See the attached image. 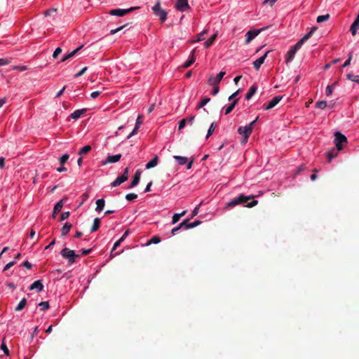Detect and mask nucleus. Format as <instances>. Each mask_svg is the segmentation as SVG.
Here are the masks:
<instances>
[{
  "label": "nucleus",
  "mask_w": 359,
  "mask_h": 359,
  "mask_svg": "<svg viewBox=\"0 0 359 359\" xmlns=\"http://www.w3.org/2000/svg\"><path fill=\"white\" fill-rule=\"evenodd\" d=\"M336 85V83H333L332 85L327 86L325 90V94L327 96H330L332 95L334 86Z\"/></svg>",
  "instance_id": "obj_39"
},
{
  "label": "nucleus",
  "mask_w": 359,
  "mask_h": 359,
  "mask_svg": "<svg viewBox=\"0 0 359 359\" xmlns=\"http://www.w3.org/2000/svg\"><path fill=\"white\" fill-rule=\"evenodd\" d=\"M123 241V238H120L114 245L113 246V248H112V250L111 252V255L112 256V252L114 250H115L120 245L121 243Z\"/></svg>",
  "instance_id": "obj_44"
},
{
  "label": "nucleus",
  "mask_w": 359,
  "mask_h": 359,
  "mask_svg": "<svg viewBox=\"0 0 359 359\" xmlns=\"http://www.w3.org/2000/svg\"><path fill=\"white\" fill-rule=\"evenodd\" d=\"M187 122V118H182V120L180 121L179 126H178L179 130H182V128H184V126H186Z\"/></svg>",
  "instance_id": "obj_46"
},
{
  "label": "nucleus",
  "mask_w": 359,
  "mask_h": 359,
  "mask_svg": "<svg viewBox=\"0 0 359 359\" xmlns=\"http://www.w3.org/2000/svg\"><path fill=\"white\" fill-rule=\"evenodd\" d=\"M142 116H138L137 120H136V123H135V126L137 127H140L141 124H142Z\"/></svg>",
  "instance_id": "obj_64"
},
{
  "label": "nucleus",
  "mask_w": 359,
  "mask_h": 359,
  "mask_svg": "<svg viewBox=\"0 0 359 359\" xmlns=\"http://www.w3.org/2000/svg\"><path fill=\"white\" fill-rule=\"evenodd\" d=\"M257 87L255 85L252 86L245 95V99L249 100L256 93Z\"/></svg>",
  "instance_id": "obj_20"
},
{
  "label": "nucleus",
  "mask_w": 359,
  "mask_h": 359,
  "mask_svg": "<svg viewBox=\"0 0 359 359\" xmlns=\"http://www.w3.org/2000/svg\"><path fill=\"white\" fill-rule=\"evenodd\" d=\"M254 196H247L244 194H241L238 197H236L233 198L231 201H230L227 204V207H234L237 205L242 204L244 203L248 202L250 199L253 198Z\"/></svg>",
  "instance_id": "obj_3"
},
{
  "label": "nucleus",
  "mask_w": 359,
  "mask_h": 359,
  "mask_svg": "<svg viewBox=\"0 0 359 359\" xmlns=\"http://www.w3.org/2000/svg\"><path fill=\"white\" fill-rule=\"evenodd\" d=\"M27 304V299L25 298H23L22 299H21V301L19 302V304H18V306L15 307V311H22L26 306Z\"/></svg>",
  "instance_id": "obj_28"
},
{
  "label": "nucleus",
  "mask_w": 359,
  "mask_h": 359,
  "mask_svg": "<svg viewBox=\"0 0 359 359\" xmlns=\"http://www.w3.org/2000/svg\"><path fill=\"white\" fill-rule=\"evenodd\" d=\"M212 86H214V88L212 90V95H216L219 93V85H212Z\"/></svg>",
  "instance_id": "obj_53"
},
{
  "label": "nucleus",
  "mask_w": 359,
  "mask_h": 359,
  "mask_svg": "<svg viewBox=\"0 0 359 359\" xmlns=\"http://www.w3.org/2000/svg\"><path fill=\"white\" fill-rule=\"evenodd\" d=\"M86 109H78L71 114L70 117L73 119H78L86 112Z\"/></svg>",
  "instance_id": "obj_18"
},
{
  "label": "nucleus",
  "mask_w": 359,
  "mask_h": 359,
  "mask_svg": "<svg viewBox=\"0 0 359 359\" xmlns=\"http://www.w3.org/2000/svg\"><path fill=\"white\" fill-rule=\"evenodd\" d=\"M234 107L233 104H230L229 105L226 109H225V112L224 114L226 115L229 114V113H231L232 111V110L233 109Z\"/></svg>",
  "instance_id": "obj_55"
},
{
  "label": "nucleus",
  "mask_w": 359,
  "mask_h": 359,
  "mask_svg": "<svg viewBox=\"0 0 359 359\" xmlns=\"http://www.w3.org/2000/svg\"><path fill=\"white\" fill-rule=\"evenodd\" d=\"M69 156L67 154L62 155L60 158V163L61 165H63L69 159Z\"/></svg>",
  "instance_id": "obj_41"
},
{
  "label": "nucleus",
  "mask_w": 359,
  "mask_h": 359,
  "mask_svg": "<svg viewBox=\"0 0 359 359\" xmlns=\"http://www.w3.org/2000/svg\"><path fill=\"white\" fill-rule=\"evenodd\" d=\"M126 180H128L127 179H126L125 176H120V177H118L112 183H111V186L112 187H118L119 185H121L122 183H123L124 182H126Z\"/></svg>",
  "instance_id": "obj_22"
},
{
  "label": "nucleus",
  "mask_w": 359,
  "mask_h": 359,
  "mask_svg": "<svg viewBox=\"0 0 359 359\" xmlns=\"http://www.w3.org/2000/svg\"><path fill=\"white\" fill-rule=\"evenodd\" d=\"M241 92V90L238 89V90H236L235 93H233L231 95H230L229 97V101H231L233 100V99H236L235 97L238 95V93Z\"/></svg>",
  "instance_id": "obj_57"
},
{
  "label": "nucleus",
  "mask_w": 359,
  "mask_h": 359,
  "mask_svg": "<svg viewBox=\"0 0 359 359\" xmlns=\"http://www.w3.org/2000/svg\"><path fill=\"white\" fill-rule=\"evenodd\" d=\"M139 7H131L128 9H112L109 11V14L111 15L123 16L137 9Z\"/></svg>",
  "instance_id": "obj_6"
},
{
  "label": "nucleus",
  "mask_w": 359,
  "mask_h": 359,
  "mask_svg": "<svg viewBox=\"0 0 359 359\" xmlns=\"http://www.w3.org/2000/svg\"><path fill=\"white\" fill-rule=\"evenodd\" d=\"M337 154H338V152L334 149L328 151L327 153V157L328 162H331L332 159L333 158L336 157L337 156Z\"/></svg>",
  "instance_id": "obj_29"
},
{
  "label": "nucleus",
  "mask_w": 359,
  "mask_h": 359,
  "mask_svg": "<svg viewBox=\"0 0 359 359\" xmlns=\"http://www.w3.org/2000/svg\"><path fill=\"white\" fill-rule=\"evenodd\" d=\"M335 139L334 143L337 150H341L343 148V144L347 143V138L340 132H336L334 133Z\"/></svg>",
  "instance_id": "obj_5"
},
{
  "label": "nucleus",
  "mask_w": 359,
  "mask_h": 359,
  "mask_svg": "<svg viewBox=\"0 0 359 359\" xmlns=\"http://www.w3.org/2000/svg\"><path fill=\"white\" fill-rule=\"evenodd\" d=\"M330 15L329 14H326V15H319L318 18H317V22L318 23H321L324 21H326L329 18H330Z\"/></svg>",
  "instance_id": "obj_35"
},
{
  "label": "nucleus",
  "mask_w": 359,
  "mask_h": 359,
  "mask_svg": "<svg viewBox=\"0 0 359 359\" xmlns=\"http://www.w3.org/2000/svg\"><path fill=\"white\" fill-rule=\"evenodd\" d=\"M56 12H57V9L54 8H50V9H48V10L45 11L43 12V14H44V15L46 17H48V16L52 15L53 13H55Z\"/></svg>",
  "instance_id": "obj_40"
},
{
  "label": "nucleus",
  "mask_w": 359,
  "mask_h": 359,
  "mask_svg": "<svg viewBox=\"0 0 359 359\" xmlns=\"http://www.w3.org/2000/svg\"><path fill=\"white\" fill-rule=\"evenodd\" d=\"M346 77L348 79L359 83V76L358 75H354L352 73H349L346 75Z\"/></svg>",
  "instance_id": "obj_33"
},
{
  "label": "nucleus",
  "mask_w": 359,
  "mask_h": 359,
  "mask_svg": "<svg viewBox=\"0 0 359 359\" xmlns=\"http://www.w3.org/2000/svg\"><path fill=\"white\" fill-rule=\"evenodd\" d=\"M91 150V147L90 145H86L82 147L78 152L79 155L82 156L88 154Z\"/></svg>",
  "instance_id": "obj_32"
},
{
  "label": "nucleus",
  "mask_w": 359,
  "mask_h": 359,
  "mask_svg": "<svg viewBox=\"0 0 359 359\" xmlns=\"http://www.w3.org/2000/svg\"><path fill=\"white\" fill-rule=\"evenodd\" d=\"M83 47V46L81 45L79 47H78L76 49L74 50L73 51L70 52L69 53H68L67 55L64 56L62 58L61 62H65L68 59L74 57Z\"/></svg>",
  "instance_id": "obj_19"
},
{
  "label": "nucleus",
  "mask_w": 359,
  "mask_h": 359,
  "mask_svg": "<svg viewBox=\"0 0 359 359\" xmlns=\"http://www.w3.org/2000/svg\"><path fill=\"white\" fill-rule=\"evenodd\" d=\"M210 101V98L209 97H205L203 98L201 102L199 103V104L197 107V109H200L203 107L206 104H208Z\"/></svg>",
  "instance_id": "obj_38"
},
{
  "label": "nucleus",
  "mask_w": 359,
  "mask_h": 359,
  "mask_svg": "<svg viewBox=\"0 0 359 359\" xmlns=\"http://www.w3.org/2000/svg\"><path fill=\"white\" fill-rule=\"evenodd\" d=\"M175 8L180 12L187 11L189 8L188 0H177Z\"/></svg>",
  "instance_id": "obj_9"
},
{
  "label": "nucleus",
  "mask_w": 359,
  "mask_h": 359,
  "mask_svg": "<svg viewBox=\"0 0 359 359\" xmlns=\"http://www.w3.org/2000/svg\"><path fill=\"white\" fill-rule=\"evenodd\" d=\"M160 242H161L160 238L157 236H154L150 239V241L147 243V245H149L151 243L157 244V243H159Z\"/></svg>",
  "instance_id": "obj_36"
},
{
  "label": "nucleus",
  "mask_w": 359,
  "mask_h": 359,
  "mask_svg": "<svg viewBox=\"0 0 359 359\" xmlns=\"http://www.w3.org/2000/svg\"><path fill=\"white\" fill-rule=\"evenodd\" d=\"M317 29L316 27H313L311 30L306 34L304 36H303L298 42L292 46L290 50L287 51L286 54V58L285 62L286 63H288L291 62L294 57V55L297 53V51L302 47V46L311 37L312 34L314 33V32Z\"/></svg>",
  "instance_id": "obj_1"
},
{
  "label": "nucleus",
  "mask_w": 359,
  "mask_h": 359,
  "mask_svg": "<svg viewBox=\"0 0 359 359\" xmlns=\"http://www.w3.org/2000/svg\"><path fill=\"white\" fill-rule=\"evenodd\" d=\"M121 158V154L108 156L104 163H114L118 162Z\"/></svg>",
  "instance_id": "obj_17"
},
{
  "label": "nucleus",
  "mask_w": 359,
  "mask_h": 359,
  "mask_svg": "<svg viewBox=\"0 0 359 359\" xmlns=\"http://www.w3.org/2000/svg\"><path fill=\"white\" fill-rule=\"evenodd\" d=\"M269 53V51H267L264 55L257 59L253 62V67L255 69L258 70L261 65L264 62V60L267 56V54Z\"/></svg>",
  "instance_id": "obj_12"
},
{
  "label": "nucleus",
  "mask_w": 359,
  "mask_h": 359,
  "mask_svg": "<svg viewBox=\"0 0 359 359\" xmlns=\"http://www.w3.org/2000/svg\"><path fill=\"white\" fill-rule=\"evenodd\" d=\"M316 107L319 109H325L327 107L326 101H318L316 103Z\"/></svg>",
  "instance_id": "obj_42"
},
{
  "label": "nucleus",
  "mask_w": 359,
  "mask_h": 359,
  "mask_svg": "<svg viewBox=\"0 0 359 359\" xmlns=\"http://www.w3.org/2000/svg\"><path fill=\"white\" fill-rule=\"evenodd\" d=\"M86 70H87V67H83L79 72H78L77 74H76L74 75V77L77 78V77L82 76L86 72Z\"/></svg>",
  "instance_id": "obj_56"
},
{
  "label": "nucleus",
  "mask_w": 359,
  "mask_h": 359,
  "mask_svg": "<svg viewBox=\"0 0 359 359\" xmlns=\"http://www.w3.org/2000/svg\"><path fill=\"white\" fill-rule=\"evenodd\" d=\"M36 289L39 292H41L43 290V285L41 283V280H37L34 281L29 287L30 290H33Z\"/></svg>",
  "instance_id": "obj_16"
},
{
  "label": "nucleus",
  "mask_w": 359,
  "mask_h": 359,
  "mask_svg": "<svg viewBox=\"0 0 359 359\" xmlns=\"http://www.w3.org/2000/svg\"><path fill=\"white\" fill-rule=\"evenodd\" d=\"M278 0H264L263 4H269L271 6H272Z\"/></svg>",
  "instance_id": "obj_62"
},
{
  "label": "nucleus",
  "mask_w": 359,
  "mask_h": 359,
  "mask_svg": "<svg viewBox=\"0 0 359 359\" xmlns=\"http://www.w3.org/2000/svg\"><path fill=\"white\" fill-rule=\"evenodd\" d=\"M180 218H181V215H178L177 213L175 214L172 216V223L173 224L177 223L180 220Z\"/></svg>",
  "instance_id": "obj_48"
},
{
  "label": "nucleus",
  "mask_w": 359,
  "mask_h": 359,
  "mask_svg": "<svg viewBox=\"0 0 359 359\" xmlns=\"http://www.w3.org/2000/svg\"><path fill=\"white\" fill-rule=\"evenodd\" d=\"M283 97L280 96V95H278V96H276L274 97L269 102L267 105L266 104H264L263 105V109L264 110H269V109H271L272 108H273L274 107H276L278 103L279 102L282 100Z\"/></svg>",
  "instance_id": "obj_10"
},
{
  "label": "nucleus",
  "mask_w": 359,
  "mask_h": 359,
  "mask_svg": "<svg viewBox=\"0 0 359 359\" xmlns=\"http://www.w3.org/2000/svg\"><path fill=\"white\" fill-rule=\"evenodd\" d=\"M201 224V222L199 221V220H196V221H195L194 222H191V223H189L188 222V224L186 226V229H189L194 228V227L198 226Z\"/></svg>",
  "instance_id": "obj_34"
},
{
  "label": "nucleus",
  "mask_w": 359,
  "mask_h": 359,
  "mask_svg": "<svg viewBox=\"0 0 359 359\" xmlns=\"http://www.w3.org/2000/svg\"><path fill=\"white\" fill-rule=\"evenodd\" d=\"M104 204H105V201L104 199L100 198V199L97 200L96 201L97 207L95 208V210L97 212L102 211L104 209Z\"/></svg>",
  "instance_id": "obj_25"
},
{
  "label": "nucleus",
  "mask_w": 359,
  "mask_h": 359,
  "mask_svg": "<svg viewBox=\"0 0 359 359\" xmlns=\"http://www.w3.org/2000/svg\"><path fill=\"white\" fill-rule=\"evenodd\" d=\"M61 53H62V48H60V47L57 48L55 50V51H54V53H53V58H57V56H58Z\"/></svg>",
  "instance_id": "obj_49"
},
{
  "label": "nucleus",
  "mask_w": 359,
  "mask_h": 359,
  "mask_svg": "<svg viewBox=\"0 0 359 359\" xmlns=\"http://www.w3.org/2000/svg\"><path fill=\"white\" fill-rule=\"evenodd\" d=\"M140 128L139 127H137V126H135V128L133 129V130L128 135V136L127 137L128 139L130 138L132 136L135 135V134H137V131H138V129Z\"/></svg>",
  "instance_id": "obj_58"
},
{
  "label": "nucleus",
  "mask_w": 359,
  "mask_h": 359,
  "mask_svg": "<svg viewBox=\"0 0 359 359\" xmlns=\"http://www.w3.org/2000/svg\"><path fill=\"white\" fill-rule=\"evenodd\" d=\"M198 211H199V205L196 206L194 210L192 211L191 212V217L189 218L190 219L194 218L195 216H196L198 213Z\"/></svg>",
  "instance_id": "obj_51"
},
{
  "label": "nucleus",
  "mask_w": 359,
  "mask_h": 359,
  "mask_svg": "<svg viewBox=\"0 0 359 359\" xmlns=\"http://www.w3.org/2000/svg\"><path fill=\"white\" fill-rule=\"evenodd\" d=\"M214 125H215V124H214V123H212L210 125V128H209V129H208V133H207V135H206V138H208V137H209L210 136H211V135H212V134L214 133V131H215V126H214Z\"/></svg>",
  "instance_id": "obj_45"
},
{
  "label": "nucleus",
  "mask_w": 359,
  "mask_h": 359,
  "mask_svg": "<svg viewBox=\"0 0 359 359\" xmlns=\"http://www.w3.org/2000/svg\"><path fill=\"white\" fill-rule=\"evenodd\" d=\"M62 206H63V200H61L55 205V207L53 209L54 213L57 214L58 212H60L62 208Z\"/></svg>",
  "instance_id": "obj_31"
},
{
  "label": "nucleus",
  "mask_w": 359,
  "mask_h": 359,
  "mask_svg": "<svg viewBox=\"0 0 359 359\" xmlns=\"http://www.w3.org/2000/svg\"><path fill=\"white\" fill-rule=\"evenodd\" d=\"M69 212H62L60 216V221L65 220L66 219H67L69 217Z\"/></svg>",
  "instance_id": "obj_54"
},
{
  "label": "nucleus",
  "mask_w": 359,
  "mask_h": 359,
  "mask_svg": "<svg viewBox=\"0 0 359 359\" xmlns=\"http://www.w3.org/2000/svg\"><path fill=\"white\" fill-rule=\"evenodd\" d=\"M252 129H250V126H241L238 129V133L243 136H245V140L248 141L249 137L252 134Z\"/></svg>",
  "instance_id": "obj_8"
},
{
  "label": "nucleus",
  "mask_w": 359,
  "mask_h": 359,
  "mask_svg": "<svg viewBox=\"0 0 359 359\" xmlns=\"http://www.w3.org/2000/svg\"><path fill=\"white\" fill-rule=\"evenodd\" d=\"M15 264V262H11L8 263L4 268V271L8 270L11 266H13Z\"/></svg>",
  "instance_id": "obj_63"
},
{
  "label": "nucleus",
  "mask_w": 359,
  "mask_h": 359,
  "mask_svg": "<svg viewBox=\"0 0 359 359\" xmlns=\"http://www.w3.org/2000/svg\"><path fill=\"white\" fill-rule=\"evenodd\" d=\"M190 220V219H187L184 220L182 222H181L178 226L181 229L182 228H184L186 229V226L188 224V222Z\"/></svg>",
  "instance_id": "obj_52"
},
{
  "label": "nucleus",
  "mask_w": 359,
  "mask_h": 359,
  "mask_svg": "<svg viewBox=\"0 0 359 359\" xmlns=\"http://www.w3.org/2000/svg\"><path fill=\"white\" fill-rule=\"evenodd\" d=\"M127 25H128V24H126V25H123V26H121V27H118V28H116V29H111V30L110 31V34H116V32H118L121 31V29H123L125 27H126Z\"/></svg>",
  "instance_id": "obj_50"
},
{
  "label": "nucleus",
  "mask_w": 359,
  "mask_h": 359,
  "mask_svg": "<svg viewBox=\"0 0 359 359\" xmlns=\"http://www.w3.org/2000/svg\"><path fill=\"white\" fill-rule=\"evenodd\" d=\"M152 11L159 18L161 22H164L167 19V12L161 8V3L158 1L153 7Z\"/></svg>",
  "instance_id": "obj_4"
},
{
  "label": "nucleus",
  "mask_w": 359,
  "mask_h": 359,
  "mask_svg": "<svg viewBox=\"0 0 359 359\" xmlns=\"http://www.w3.org/2000/svg\"><path fill=\"white\" fill-rule=\"evenodd\" d=\"M173 158L177 161L180 165H185L188 162V158L184 156H174Z\"/></svg>",
  "instance_id": "obj_27"
},
{
  "label": "nucleus",
  "mask_w": 359,
  "mask_h": 359,
  "mask_svg": "<svg viewBox=\"0 0 359 359\" xmlns=\"http://www.w3.org/2000/svg\"><path fill=\"white\" fill-rule=\"evenodd\" d=\"M10 62V61L5 58L0 59V66L6 65Z\"/></svg>",
  "instance_id": "obj_61"
},
{
  "label": "nucleus",
  "mask_w": 359,
  "mask_h": 359,
  "mask_svg": "<svg viewBox=\"0 0 359 359\" xmlns=\"http://www.w3.org/2000/svg\"><path fill=\"white\" fill-rule=\"evenodd\" d=\"M208 34V30L207 29H205L203 30L202 32L199 33L197 36H196V39L195 40H194L192 42L193 43H195V42H198V41H203L205 39V34Z\"/></svg>",
  "instance_id": "obj_30"
},
{
  "label": "nucleus",
  "mask_w": 359,
  "mask_h": 359,
  "mask_svg": "<svg viewBox=\"0 0 359 359\" xmlns=\"http://www.w3.org/2000/svg\"><path fill=\"white\" fill-rule=\"evenodd\" d=\"M359 29V14L355 19L354 22L352 23L350 31L353 36H355Z\"/></svg>",
  "instance_id": "obj_14"
},
{
  "label": "nucleus",
  "mask_w": 359,
  "mask_h": 359,
  "mask_svg": "<svg viewBox=\"0 0 359 359\" xmlns=\"http://www.w3.org/2000/svg\"><path fill=\"white\" fill-rule=\"evenodd\" d=\"M72 227V225L70 223L66 222L61 229V235L62 236H66L69 232Z\"/></svg>",
  "instance_id": "obj_21"
},
{
  "label": "nucleus",
  "mask_w": 359,
  "mask_h": 359,
  "mask_svg": "<svg viewBox=\"0 0 359 359\" xmlns=\"http://www.w3.org/2000/svg\"><path fill=\"white\" fill-rule=\"evenodd\" d=\"M196 48H194L191 53V55L189 56V58L188 59L187 61H186L183 65H182V67L184 68H188L189 67H190L194 62H195V57H194V53L196 52Z\"/></svg>",
  "instance_id": "obj_15"
},
{
  "label": "nucleus",
  "mask_w": 359,
  "mask_h": 359,
  "mask_svg": "<svg viewBox=\"0 0 359 359\" xmlns=\"http://www.w3.org/2000/svg\"><path fill=\"white\" fill-rule=\"evenodd\" d=\"M352 60V55L351 54L348 57V59L345 61L344 65H342V67H346L351 64V61Z\"/></svg>",
  "instance_id": "obj_59"
},
{
  "label": "nucleus",
  "mask_w": 359,
  "mask_h": 359,
  "mask_svg": "<svg viewBox=\"0 0 359 359\" xmlns=\"http://www.w3.org/2000/svg\"><path fill=\"white\" fill-rule=\"evenodd\" d=\"M100 226V219L98 217L94 219L93 224L90 229V232L93 233V232L96 231L99 229Z\"/></svg>",
  "instance_id": "obj_24"
},
{
  "label": "nucleus",
  "mask_w": 359,
  "mask_h": 359,
  "mask_svg": "<svg viewBox=\"0 0 359 359\" xmlns=\"http://www.w3.org/2000/svg\"><path fill=\"white\" fill-rule=\"evenodd\" d=\"M141 174H142V171L140 170H137L135 172V174L133 179L130 183V185L129 186V188H133L138 184L140 180Z\"/></svg>",
  "instance_id": "obj_13"
},
{
  "label": "nucleus",
  "mask_w": 359,
  "mask_h": 359,
  "mask_svg": "<svg viewBox=\"0 0 359 359\" xmlns=\"http://www.w3.org/2000/svg\"><path fill=\"white\" fill-rule=\"evenodd\" d=\"M225 72H220L216 76H210L208 79L209 85H219L221 80L225 75Z\"/></svg>",
  "instance_id": "obj_11"
},
{
  "label": "nucleus",
  "mask_w": 359,
  "mask_h": 359,
  "mask_svg": "<svg viewBox=\"0 0 359 359\" xmlns=\"http://www.w3.org/2000/svg\"><path fill=\"white\" fill-rule=\"evenodd\" d=\"M1 348L6 355H9V350L4 342H2Z\"/></svg>",
  "instance_id": "obj_47"
},
{
  "label": "nucleus",
  "mask_w": 359,
  "mask_h": 359,
  "mask_svg": "<svg viewBox=\"0 0 359 359\" xmlns=\"http://www.w3.org/2000/svg\"><path fill=\"white\" fill-rule=\"evenodd\" d=\"M158 161V158L157 156H156L154 158H152L149 162H148L146 164V165H145L146 168L150 169V168L155 167L156 165H157Z\"/></svg>",
  "instance_id": "obj_23"
},
{
  "label": "nucleus",
  "mask_w": 359,
  "mask_h": 359,
  "mask_svg": "<svg viewBox=\"0 0 359 359\" xmlns=\"http://www.w3.org/2000/svg\"><path fill=\"white\" fill-rule=\"evenodd\" d=\"M137 198V195L136 194H134V193H131V194H128L126 196V199L128 201H131L134 199H136Z\"/></svg>",
  "instance_id": "obj_43"
},
{
  "label": "nucleus",
  "mask_w": 359,
  "mask_h": 359,
  "mask_svg": "<svg viewBox=\"0 0 359 359\" xmlns=\"http://www.w3.org/2000/svg\"><path fill=\"white\" fill-rule=\"evenodd\" d=\"M217 36V34H214L210 39H208L205 43H204V46L206 48H210L212 43H214V41H215L216 38Z\"/></svg>",
  "instance_id": "obj_26"
},
{
  "label": "nucleus",
  "mask_w": 359,
  "mask_h": 359,
  "mask_svg": "<svg viewBox=\"0 0 359 359\" xmlns=\"http://www.w3.org/2000/svg\"><path fill=\"white\" fill-rule=\"evenodd\" d=\"M257 203H258V201H256V200H253L252 201H251V202L248 203L247 204L246 207H248V208H252V207H254V206L257 205Z\"/></svg>",
  "instance_id": "obj_60"
},
{
  "label": "nucleus",
  "mask_w": 359,
  "mask_h": 359,
  "mask_svg": "<svg viewBox=\"0 0 359 359\" xmlns=\"http://www.w3.org/2000/svg\"><path fill=\"white\" fill-rule=\"evenodd\" d=\"M61 255L63 258L67 259L68 262L73 264L76 262V258L79 257V255H76L74 250L67 248H65L61 251Z\"/></svg>",
  "instance_id": "obj_2"
},
{
  "label": "nucleus",
  "mask_w": 359,
  "mask_h": 359,
  "mask_svg": "<svg viewBox=\"0 0 359 359\" xmlns=\"http://www.w3.org/2000/svg\"><path fill=\"white\" fill-rule=\"evenodd\" d=\"M39 306L41 311H46L49 308V303L48 302H41L39 304Z\"/></svg>",
  "instance_id": "obj_37"
},
{
  "label": "nucleus",
  "mask_w": 359,
  "mask_h": 359,
  "mask_svg": "<svg viewBox=\"0 0 359 359\" xmlns=\"http://www.w3.org/2000/svg\"><path fill=\"white\" fill-rule=\"evenodd\" d=\"M266 27H263L261 29H257V30H250L248 31L246 34V39H245V43H249L250 41H252L262 30L266 29Z\"/></svg>",
  "instance_id": "obj_7"
}]
</instances>
